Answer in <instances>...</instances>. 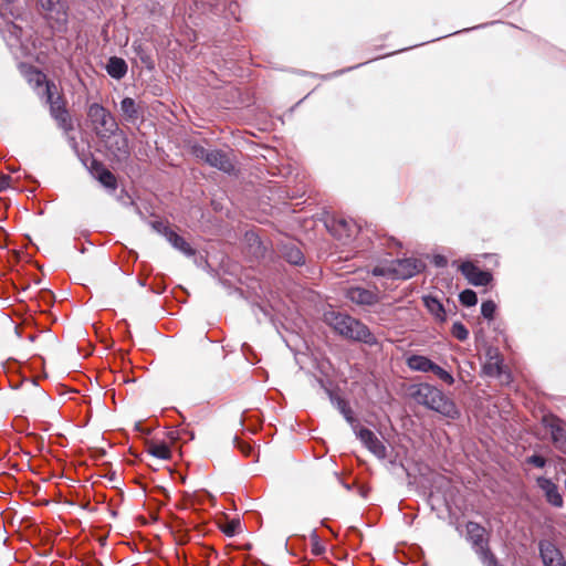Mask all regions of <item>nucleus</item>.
Instances as JSON below:
<instances>
[{"label":"nucleus","mask_w":566,"mask_h":566,"mask_svg":"<svg viewBox=\"0 0 566 566\" xmlns=\"http://www.w3.org/2000/svg\"><path fill=\"white\" fill-rule=\"evenodd\" d=\"M212 149H207L206 147L199 145V144H195L192 147H191V154L198 158V159H201L203 160L206 164L208 161V158L210 156V153H211Z\"/></svg>","instance_id":"obj_35"},{"label":"nucleus","mask_w":566,"mask_h":566,"mask_svg":"<svg viewBox=\"0 0 566 566\" xmlns=\"http://www.w3.org/2000/svg\"><path fill=\"white\" fill-rule=\"evenodd\" d=\"M97 180L109 190H115L117 188V180L112 171L105 168L102 164H97L96 167Z\"/></svg>","instance_id":"obj_23"},{"label":"nucleus","mask_w":566,"mask_h":566,"mask_svg":"<svg viewBox=\"0 0 566 566\" xmlns=\"http://www.w3.org/2000/svg\"><path fill=\"white\" fill-rule=\"evenodd\" d=\"M166 240L172 245V248L181 252L184 255L188 258L196 255V250L174 230L168 232Z\"/></svg>","instance_id":"obj_20"},{"label":"nucleus","mask_w":566,"mask_h":566,"mask_svg":"<svg viewBox=\"0 0 566 566\" xmlns=\"http://www.w3.org/2000/svg\"><path fill=\"white\" fill-rule=\"evenodd\" d=\"M28 0H0V18L3 20L10 36L20 40L22 27L17 21L22 20Z\"/></svg>","instance_id":"obj_5"},{"label":"nucleus","mask_w":566,"mask_h":566,"mask_svg":"<svg viewBox=\"0 0 566 566\" xmlns=\"http://www.w3.org/2000/svg\"><path fill=\"white\" fill-rule=\"evenodd\" d=\"M496 312V304L492 300L483 301L481 304V314L482 316L492 321L494 318Z\"/></svg>","instance_id":"obj_30"},{"label":"nucleus","mask_w":566,"mask_h":566,"mask_svg":"<svg viewBox=\"0 0 566 566\" xmlns=\"http://www.w3.org/2000/svg\"><path fill=\"white\" fill-rule=\"evenodd\" d=\"M147 453L160 460H168L171 457V450L165 442H150L147 447Z\"/></svg>","instance_id":"obj_24"},{"label":"nucleus","mask_w":566,"mask_h":566,"mask_svg":"<svg viewBox=\"0 0 566 566\" xmlns=\"http://www.w3.org/2000/svg\"><path fill=\"white\" fill-rule=\"evenodd\" d=\"M406 364L411 370L430 373L434 361L427 356L413 354L407 358Z\"/></svg>","instance_id":"obj_21"},{"label":"nucleus","mask_w":566,"mask_h":566,"mask_svg":"<svg viewBox=\"0 0 566 566\" xmlns=\"http://www.w3.org/2000/svg\"><path fill=\"white\" fill-rule=\"evenodd\" d=\"M207 165L229 176L235 174V161L233 156L231 153H227L221 149L211 150Z\"/></svg>","instance_id":"obj_14"},{"label":"nucleus","mask_w":566,"mask_h":566,"mask_svg":"<svg viewBox=\"0 0 566 566\" xmlns=\"http://www.w3.org/2000/svg\"><path fill=\"white\" fill-rule=\"evenodd\" d=\"M128 199H129V201L127 205L130 208H133V210L143 218V212H142L140 208L135 203V201L132 198H128Z\"/></svg>","instance_id":"obj_48"},{"label":"nucleus","mask_w":566,"mask_h":566,"mask_svg":"<svg viewBox=\"0 0 566 566\" xmlns=\"http://www.w3.org/2000/svg\"><path fill=\"white\" fill-rule=\"evenodd\" d=\"M345 296L352 303H355L357 305L371 306L377 304L379 301V297L375 292L361 286L348 287L345 292Z\"/></svg>","instance_id":"obj_15"},{"label":"nucleus","mask_w":566,"mask_h":566,"mask_svg":"<svg viewBox=\"0 0 566 566\" xmlns=\"http://www.w3.org/2000/svg\"><path fill=\"white\" fill-rule=\"evenodd\" d=\"M199 566H209V562H208V559H205V558H203V559L200 562Z\"/></svg>","instance_id":"obj_51"},{"label":"nucleus","mask_w":566,"mask_h":566,"mask_svg":"<svg viewBox=\"0 0 566 566\" xmlns=\"http://www.w3.org/2000/svg\"><path fill=\"white\" fill-rule=\"evenodd\" d=\"M312 553L316 556L322 555L325 552L324 545L321 543L319 536L316 530L311 533Z\"/></svg>","instance_id":"obj_34"},{"label":"nucleus","mask_w":566,"mask_h":566,"mask_svg":"<svg viewBox=\"0 0 566 566\" xmlns=\"http://www.w3.org/2000/svg\"><path fill=\"white\" fill-rule=\"evenodd\" d=\"M150 226L151 228L159 234H161L163 237L167 238L168 237V232H171L172 229L169 228L168 226H166L164 222L161 221H153L150 222Z\"/></svg>","instance_id":"obj_38"},{"label":"nucleus","mask_w":566,"mask_h":566,"mask_svg":"<svg viewBox=\"0 0 566 566\" xmlns=\"http://www.w3.org/2000/svg\"><path fill=\"white\" fill-rule=\"evenodd\" d=\"M408 394L418 405L428 410L434 411L450 420H458L461 411L457 403L450 399L441 389L429 384L419 382L408 387Z\"/></svg>","instance_id":"obj_1"},{"label":"nucleus","mask_w":566,"mask_h":566,"mask_svg":"<svg viewBox=\"0 0 566 566\" xmlns=\"http://www.w3.org/2000/svg\"><path fill=\"white\" fill-rule=\"evenodd\" d=\"M133 49L136 53V55L138 56V59L140 60V62L148 69V70H154L155 67V62L150 55V53L143 46L142 43H134L133 44Z\"/></svg>","instance_id":"obj_25"},{"label":"nucleus","mask_w":566,"mask_h":566,"mask_svg":"<svg viewBox=\"0 0 566 566\" xmlns=\"http://www.w3.org/2000/svg\"><path fill=\"white\" fill-rule=\"evenodd\" d=\"M211 555H216L217 556V552L214 551V548L209 547V546H202V548H201V556L205 559H208Z\"/></svg>","instance_id":"obj_45"},{"label":"nucleus","mask_w":566,"mask_h":566,"mask_svg":"<svg viewBox=\"0 0 566 566\" xmlns=\"http://www.w3.org/2000/svg\"><path fill=\"white\" fill-rule=\"evenodd\" d=\"M105 71L112 78L119 81L126 76L128 65L123 57L113 55L108 57L105 64Z\"/></svg>","instance_id":"obj_18"},{"label":"nucleus","mask_w":566,"mask_h":566,"mask_svg":"<svg viewBox=\"0 0 566 566\" xmlns=\"http://www.w3.org/2000/svg\"><path fill=\"white\" fill-rule=\"evenodd\" d=\"M38 2L44 11L49 12L56 11L60 4V0H38Z\"/></svg>","instance_id":"obj_39"},{"label":"nucleus","mask_w":566,"mask_h":566,"mask_svg":"<svg viewBox=\"0 0 566 566\" xmlns=\"http://www.w3.org/2000/svg\"><path fill=\"white\" fill-rule=\"evenodd\" d=\"M69 135V133L66 134ZM67 140L72 149L77 154L78 153V144L76 142V138L74 136H67Z\"/></svg>","instance_id":"obj_47"},{"label":"nucleus","mask_w":566,"mask_h":566,"mask_svg":"<svg viewBox=\"0 0 566 566\" xmlns=\"http://www.w3.org/2000/svg\"><path fill=\"white\" fill-rule=\"evenodd\" d=\"M240 528V522L239 521H231L229 522L223 528L222 532L229 536L232 537L238 533V530Z\"/></svg>","instance_id":"obj_40"},{"label":"nucleus","mask_w":566,"mask_h":566,"mask_svg":"<svg viewBox=\"0 0 566 566\" xmlns=\"http://www.w3.org/2000/svg\"><path fill=\"white\" fill-rule=\"evenodd\" d=\"M356 438L367 448L374 455L382 460L387 457L386 446L377 438V436L368 428L357 427L353 430Z\"/></svg>","instance_id":"obj_11"},{"label":"nucleus","mask_w":566,"mask_h":566,"mask_svg":"<svg viewBox=\"0 0 566 566\" xmlns=\"http://www.w3.org/2000/svg\"><path fill=\"white\" fill-rule=\"evenodd\" d=\"M223 12L226 13V17H231L234 20H239L238 12H239V3L235 0H224L222 3Z\"/></svg>","instance_id":"obj_32"},{"label":"nucleus","mask_w":566,"mask_h":566,"mask_svg":"<svg viewBox=\"0 0 566 566\" xmlns=\"http://www.w3.org/2000/svg\"><path fill=\"white\" fill-rule=\"evenodd\" d=\"M467 538L484 566H501L489 547L485 528L476 522H468Z\"/></svg>","instance_id":"obj_4"},{"label":"nucleus","mask_w":566,"mask_h":566,"mask_svg":"<svg viewBox=\"0 0 566 566\" xmlns=\"http://www.w3.org/2000/svg\"><path fill=\"white\" fill-rule=\"evenodd\" d=\"M258 307H259V310H260V311H261L265 316H268V315H269V313H268V311H266V308H265V307H263V306H258Z\"/></svg>","instance_id":"obj_50"},{"label":"nucleus","mask_w":566,"mask_h":566,"mask_svg":"<svg viewBox=\"0 0 566 566\" xmlns=\"http://www.w3.org/2000/svg\"><path fill=\"white\" fill-rule=\"evenodd\" d=\"M170 531L178 545H185L189 542V531L186 528V524L182 518L175 517L174 523L170 526Z\"/></svg>","instance_id":"obj_22"},{"label":"nucleus","mask_w":566,"mask_h":566,"mask_svg":"<svg viewBox=\"0 0 566 566\" xmlns=\"http://www.w3.org/2000/svg\"><path fill=\"white\" fill-rule=\"evenodd\" d=\"M432 263L437 268H446L448 265V259L442 254H434Z\"/></svg>","instance_id":"obj_43"},{"label":"nucleus","mask_w":566,"mask_h":566,"mask_svg":"<svg viewBox=\"0 0 566 566\" xmlns=\"http://www.w3.org/2000/svg\"><path fill=\"white\" fill-rule=\"evenodd\" d=\"M326 323L343 338L368 346H377L378 338L371 333L369 327L360 319L342 312H328L325 314Z\"/></svg>","instance_id":"obj_2"},{"label":"nucleus","mask_w":566,"mask_h":566,"mask_svg":"<svg viewBox=\"0 0 566 566\" xmlns=\"http://www.w3.org/2000/svg\"><path fill=\"white\" fill-rule=\"evenodd\" d=\"M539 557L544 566H566L562 551L549 539L538 542Z\"/></svg>","instance_id":"obj_13"},{"label":"nucleus","mask_w":566,"mask_h":566,"mask_svg":"<svg viewBox=\"0 0 566 566\" xmlns=\"http://www.w3.org/2000/svg\"><path fill=\"white\" fill-rule=\"evenodd\" d=\"M542 424L549 430L554 447L566 454V421L555 415H545L542 418Z\"/></svg>","instance_id":"obj_8"},{"label":"nucleus","mask_w":566,"mask_h":566,"mask_svg":"<svg viewBox=\"0 0 566 566\" xmlns=\"http://www.w3.org/2000/svg\"><path fill=\"white\" fill-rule=\"evenodd\" d=\"M35 337H36V336H35L34 334H31V335H29V337H28V338H29V340H30V342H34V340H35Z\"/></svg>","instance_id":"obj_54"},{"label":"nucleus","mask_w":566,"mask_h":566,"mask_svg":"<svg viewBox=\"0 0 566 566\" xmlns=\"http://www.w3.org/2000/svg\"><path fill=\"white\" fill-rule=\"evenodd\" d=\"M422 302L428 312L432 314L438 321L444 322L447 319L446 308L437 296L423 295Z\"/></svg>","instance_id":"obj_19"},{"label":"nucleus","mask_w":566,"mask_h":566,"mask_svg":"<svg viewBox=\"0 0 566 566\" xmlns=\"http://www.w3.org/2000/svg\"><path fill=\"white\" fill-rule=\"evenodd\" d=\"M120 122L139 129L145 120V106L135 98L125 96L119 103Z\"/></svg>","instance_id":"obj_7"},{"label":"nucleus","mask_w":566,"mask_h":566,"mask_svg":"<svg viewBox=\"0 0 566 566\" xmlns=\"http://www.w3.org/2000/svg\"><path fill=\"white\" fill-rule=\"evenodd\" d=\"M336 231L339 232V235H345L347 239H350L355 234L357 229L356 224L353 221L346 219H339L338 221H336Z\"/></svg>","instance_id":"obj_26"},{"label":"nucleus","mask_w":566,"mask_h":566,"mask_svg":"<svg viewBox=\"0 0 566 566\" xmlns=\"http://www.w3.org/2000/svg\"><path fill=\"white\" fill-rule=\"evenodd\" d=\"M319 385L324 388L325 392L327 394L329 401L334 408H336L339 413L344 417L346 422L350 426L353 430H356V428L359 426L358 419L355 417L354 411L349 405V401L345 399L344 397L337 395L334 390L327 388L324 385L323 379H317Z\"/></svg>","instance_id":"obj_9"},{"label":"nucleus","mask_w":566,"mask_h":566,"mask_svg":"<svg viewBox=\"0 0 566 566\" xmlns=\"http://www.w3.org/2000/svg\"><path fill=\"white\" fill-rule=\"evenodd\" d=\"M526 462L538 469H543L546 465L547 461L543 455L534 453L526 458Z\"/></svg>","instance_id":"obj_36"},{"label":"nucleus","mask_w":566,"mask_h":566,"mask_svg":"<svg viewBox=\"0 0 566 566\" xmlns=\"http://www.w3.org/2000/svg\"><path fill=\"white\" fill-rule=\"evenodd\" d=\"M537 486L543 491L546 501L554 507H562L564 504V500L562 494L559 493L557 484H555L551 479L545 476H539L536 480Z\"/></svg>","instance_id":"obj_16"},{"label":"nucleus","mask_w":566,"mask_h":566,"mask_svg":"<svg viewBox=\"0 0 566 566\" xmlns=\"http://www.w3.org/2000/svg\"><path fill=\"white\" fill-rule=\"evenodd\" d=\"M459 301L463 306L472 307L478 303V294L471 289H465L460 292Z\"/></svg>","instance_id":"obj_28"},{"label":"nucleus","mask_w":566,"mask_h":566,"mask_svg":"<svg viewBox=\"0 0 566 566\" xmlns=\"http://www.w3.org/2000/svg\"><path fill=\"white\" fill-rule=\"evenodd\" d=\"M394 279L408 280L421 272L426 264L416 258H403L391 261Z\"/></svg>","instance_id":"obj_10"},{"label":"nucleus","mask_w":566,"mask_h":566,"mask_svg":"<svg viewBox=\"0 0 566 566\" xmlns=\"http://www.w3.org/2000/svg\"><path fill=\"white\" fill-rule=\"evenodd\" d=\"M87 117L94 125L96 134L102 138L116 135L119 130L118 124L111 112L98 103L90 105Z\"/></svg>","instance_id":"obj_6"},{"label":"nucleus","mask_w":566,"mask_h":566,"mask_svg":"<svg viewBox=\"0 0 566 566\" xmlns=\"http://www.w3.org/2000/svg\"><path fill=\"white\" fill-rule=\"evenodd\" d=\"M234 441L237 442V447L245 454L249 455L252 452V448L248 444H245L242 441H239L238 438H234Z\"/></svg>","instance_id":"obj_44"},{"label":"nucleus","mask_w":566,"mask_h":566,"mask_svg":"<svg viewBox=\"0 0 566 566\" xmlns=\"http://www.w3.org/2000/svg\"><path fill=\"white\" fill-rule=\"evenodd\" d=\"M485 356L488 361H497V359H503L499 348L494 346H489L485 350Z\"/></svg>","instance_id":"obj_41"},{"label":"nucleus","mask_w":566,"mask_h":566,"mask_svg":"<svg viewBox=\"0 0 566 566\" xmlns=\"http://www.w3.org/2000/svg\"><path fill=\"white\" fill-rule=\"evenodd\" d=\"M242 352H243V354L245 355L247 359H248L251 364H254V361H253V360H251V359L249 358V356H248V354H249V353H252V348H251V346H250V345H248L247 343H244V344L242 345Z\"/></svg>","instance_id":"obj_49"},{"label":"nucleus","mask_w":566,"mask_h":566,"mask_svg":"<svg viewBox=\"0 0 566 566\" xmlns=\"http://www.w3.org/2000/svg\"><path fill=\"white\" fill-rule=\"evenodd\" d=\"M482 27H484V24L479 25V27H474V29H476V28H482ZM470 30H473V28H467V29H464V30H463V32H468V31H470Z\"/></svg>","instance_id":"obj_53"},{"label":"nucleus","mask_w":566,"mask_h":566,"mask_svg":"<svg viewBox=\"0 0 566 566\" xmlns=\"http://www.w3.org/2000/svg\"><path fill=\"white\" fill-rule=\"evenodd\" d=\"M503 359H497V361H486L482 369L484 375L489 377H500L503 373Z\"/></svg>","instance_id":"obj_27"},{"label":"nucleus","mask_w":566,"mask_h":566,"mask_svg":"<svg viewBox=\"0 0 566 566\" xmlns=\"http://www.w3.org/2000/svg\"><path fill=\"white\" fill-rule=\"evenodd\" d=\"M451 334L460 342H464L469 337V331L462 322L452 324Z\"/></svg>","instance_id":"obj_29"},{"label":"nucleus","mask_w":566,"mask_h":566,"mask_svg":"<svg viewBox=\"0 0 566 566\" xmlns=\"http://www.w3.org/2000/svg\"><path fill=\"white\" fill-rule=\"evenodd\" d=\"M364 64H365V63H359V64H357V65H355V66H349V67H346V69H343V70H338V71H336V72H334V73H329V74L323 75V78L328 80V78H332V77H335V76L342 75V74H344V73H346V72H349V71H352V70H355V69H357V67H359V66H361V65H364Z\"/></svg>","instance_id":"obj_42"},{"label":"nucleus","mask_w":566,"mask_h":566,"mask_svg":"<svg viewBox=\"0 0 566 566\" xmlns=\"http://www.w3.org/2000/svg\"><path fill=\"white\" fill-rule=\"evenodd\" d=\"M459 270L473 286H486L493 281V274L489 270H481L470 261L463 262Z\"/></svg>","instance_id":"obj_12"},{"label":"nucleus","mask_w":566,"mask_h":566,"mask_svg":"<svg viewBox=\"0 0 566 566\" xmlns=\"http://www.w3.org/2000/svg\"><path fill=\"white\" fill-rule=\"evenodd\" d=\"M374 276L394 279L391 262L388 265H376L371 270Z\"/></svg>","instance_id":"obj_33"},{"label":"nucleus","mask_w":566,"mask_h":566,"mask_svg":"<svg viewBox=\"0 0 566 566\" xmlns=\"http://www.w3.org/2000/svg\"><path fill=\"white\" fill-rule=\"evenodd\" d=\"M11 178L7 175L0 176V192L6 190L10 185Z\"/></svg>","instance_id":"obj_46"},{"label":"nucleus","mask_w":566,"mask_h":566,"mask_svg":"<svg viewBox=\"0 0 566 566\" xmlns=\"http://www.w3.org/2000/svg\"><path fill=\"white\" fill-rule=\"evenodd\" d=\"M279 251L280 255L291 265L300 266L305 263L304 253L294 242L282 243Z\"/></svg>","instance_id":"obj_17"},{"label":"nucleus","mask_w":566,"mask_h":566,"mask_svg":"<svg viewBox=\"0 0 566 566\" xmlns=\"http://www.w3.org/2000/svg\"><path fill=\"white\" fill-rule=\"evenodd\" d=\"M42 82L45 83L44 94L46 103L50 104L51 116L55 119L57 126L63 129L65 134L70 133L74 129L73 120L67 109L65 108L62 97H54V92L56 90L55 84L48 82L43 73L36 72V84L41 85Z\"/></svg>","instance_id":"obj_3"},{"label":"nucleus","mask_w":566,"mask_h":566,"mask_svg":"<svg viewBox=\"0 0 566 566\" xmlns=\"http://www.w3.org/2000/svg\"><path fill=\"white\" fill-rule=\"evenodd\" d=\"M116 135L120 136V140L116 142V148L123 154H128V138L123 130H118Z\"/></svg>","instance_id":"obj_37"},{"label":"nucleus","mask_w":566,"mask_h":566,"mask_svg":"<svg viewBox=\"0 0 566 566\" xmlns=\"http://www.w3.org/2000/svg\"><path fill=\"white\" fill-rule=\"evenodd\" d=\"M430 373H433L440 380L448 385H452L454 382V377L436 363L433 364Z\"/></svg>","instance_id":"obj_31"},{"label":"nucleus","mask_w":566,"mask_h":566,"mask_svg":"<svg viewBox=\"0 0 566 566\" xmlns=\"http://www.w3.org/2000/svg\"><path fill=\"white\" fill-rule=\"evenodd\" d=\"M157 294H160L165 291V287L158 286V289L154 290Z\"/></svg>","instance_id":"obj_52"}]
</instances>
